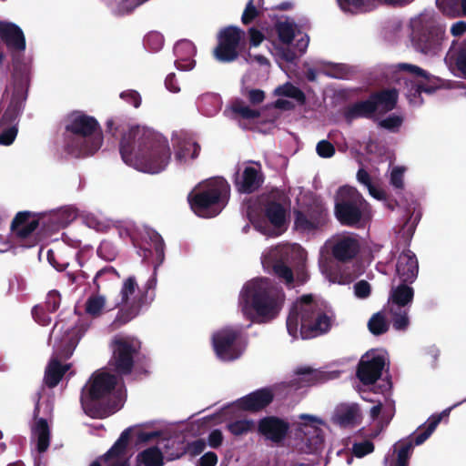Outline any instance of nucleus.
Here are the masks:
<instances>
[{
	"mask_svg": "<svg viewBox=\"0 0 466 466\" xmlns=\"http://www.w3.org/2000/svg\"><path fill=\"white\" fill-rule=\"evenodd\" d=\"M119 96L122 100L132 105L136 108L139 107L141 105V96L136 90H125L120 93Z\"/></svg>",
	"mask_w": 466,
	"mask_h": 466,
	"instance_id": "680f3d73",
	"label": "nucleus"
},
{
	"mask_svg": "<svg viewBox=\"0 0 466 466\" xmlns=\"http://www.w3.org/2000/svg\"><path fill=\"white\" fill-rule=\"evenodd\" d=\"M326 221L327 212L320 204L295 211L294 227L301 233H314L320 229Z\"/></svg>",
	"mask_w": 466,
	"mask_h": 466,
	"instance_id": "4be33fe9",
	"label": "nucleus"
},
{
	"mask_svg": "<svg viewBox=\"0 0 466 466\" xmlns=\"http://www.w3.org/2000/svg\"><path fill=\"white\" fill-rule=\"evenodd\" d=\"M414 296L413 289L405 283L391 289L388 309L396 330H404L410 324L409 311Z\"/></svg>",
	"mask_w": 466,
	"mask_h": 466,
	"instance_id": "a211bd4d",
	"label": "nucleus"
},
{
	"mask_svg": "<svg viewBox=\"0 0 466 466\" xmlns=\"http://www.w3.org/2000/svg\"><path fill=\"white\" fill-rule=\"evenodd\" d=\"M230 186L220 177L199 182L188 194V202L194 213L201 218H213L227 206Z\"/></svg>",
	"mask_w": 466,
	"mask_h": 466,
	"instance_id": "6e6552de",
	"label": "nucleus"
},
{
	"mask_svg": "<svg viewBox=\"0 0 466 466\" xmlns=\"http://www.w3.org/2000/svg\"><path fill=\"white\" fill-rule=\"evenodd\" d=\"M386 352L372 350L365 353L359 363L357 376L365 385L373 384L381 375L386 364Z\"/></svg>",
	"mask_w": 466,
	"mask_h": 466,
	"instance_id": "412c9836",
	"label": "nucleus"
},
{
	"mask_svg": "<svg viewBox=\"0 0 466 466\" xmlns=\"http://www.w3.org/2000/svg\"><path fill=\"white\" fill-rule=\"evenodd\" d=\"M436 4L443 13L454 15L461 5L463 15H466V0H436Z\"/></svg>",
	"mask_w": 466,
	"mask_h": 466,
	"instance_id": "864d4df0",
	"label": "nucleus"
},
{
	"mask_svg": "<svg viewBox=\"0 0 466 466\" xmlns=\"http://www.w3.org/2000/svg\"><path fill=\"white\" fill-rule=\"evenodd\" d=\"M370 414L371 420L376 422V426L379 428V431L373 434V437H376L392 419L394 415V405L391 402L386 406H382L379 403L370 409Z\"/></svg>",
	"mask_w": 466,
	"mask_h": 466,
	"instance_id": "c9c22d12",
	"label": "nucleus"
},
{
	"mask_svg": "<svg viewBox=\"0 0 466 466\" xmlns=\"http://www.w3.org/2000/svg\"><path fill=\"white\" fill-rule=\"evenodd\" d=\"M76 218V211L71 207H66L48 214L41 215V230L45 234L56 231L69 225Z\"/></svg>",
	"mask_w": 466,
	"mask_h": 466,
	"instance_id": "a878e982",
	"label": "nucleus"
},
{
	"mask_svg": "<svg viewBox=\"0 0 466 466\" xmlns=\"http://www.w3.org/2000/svg\"><path fill=\"white\" fill-rule=\"evenodd\" d=\"M32 439L36 441L39 452H45L50 444V430L46 420L39 419L32 427Z\"/></svg>",
	"mask_w": 466,
	"mask_h": 466,
	"instance_id": "e433bc0d",
	"label": "nucleus"
},
{
	"mask_svg": "<svg viewBox=\"0 0 466 466\" xmlns=\"http://www.w3.org/2000/svg\"><path fill=\"white\" fill-rule=\"evenodd\" d=\"M137 466H163L164 456L157 447L147 448L137 455Z\"/></svg>",
	"mask_w": 466,
	"mask_h": 466,
	"instance_id": "c03bdc74",
	"label": "nucleus"
},
{
	"mask_svg": "<svg viewBox=\"0 0 466 466\" xmlns=\"http://www.w3.org/2000/svg\"><path fill=\"white\" fill-rule=\"evenodd\" d=\"M374 444L369 440L355 441L351 447L352 455L357 458H363L364 456L373 452Z\"/></svg>",
	"mask_w": 466,
	"mask_h": 466,
	"instance_id": "13d9d810",
	"label": "nucleus"
},
{
	"mask_svg": "<svg viewBox=\"0 0 466 466\" xmlns=\"http://www.w3.org/2000/svg\"><path fill=\"white\" fill-rule=\"evenodd\" d=\"M38 227H41V216L29 212L18 213L12 222L13 234L20 239L34 238Z\"/></svg>",
	"mask_w": 466,
	"mask_h": 466,
	"instance_id": "c756f323",
	"label": "nucleus"
},
{
	"mask_svg": "<svg viewBox=\"0 0 466 466\" xmlns=\"http://www.w3.org/2000/svg\"><path fill=\"white\" fill-rule=\"evenodd\" d=\"M107 301L105 295L98 292L90 294L85 302V313L91 318H98L106 311Z\"/></svg>",
	"mask_w": 466,
	"mask_h": 466,
	"instance_id": "ea45409f",
	"label": "nucleus"
},
{
	"mask_svg": "<svg viewBox=\"0 0 466 466\" xmlns=\"http://www.w3.org/2000/svg\"><path fill=\"white\" fill-rule=\"evenodd\" d=\"M353 290H354V295L358 299H367L370 295L371 287L367 281L360 280L354 284Z\"/></svg>",
	"mask_w": 466,
	"mask_h": 466,
	"instance_id": "69168bd1",
	"label": "nucleus"
},
{
	"mask_svg": "<svg viewBox=\"0 0 466 466\" xmlns=\"http://www.w3.org/2000/svg\"><path fill=\"white\" fill-rule=\"evenodd\" d=\"M66 129V149L76 157L95 154L102 146L103 134L97 120L83 112L76 111L67 116Z\"/></svg>",
	"mask_w": 466,
	"mask_h": 466,
	"instance_id": "0eeeda50",
	"label": "nucleus"
},
{
	"mask_svg": "<svg viewBox=\"0 0 466 466\" xmlns=\"http://www.w3.org/2000/svg\"><path fill=\"white\" fill-rule=\"evenodd\" d=\"M82 220L86 227L96 231H106L112 226V220L98 211L85 212Z\"/></svg>",
	"mask_w": 466,
	"mask_h": 466,
	"instance_id": "37998d69",
	"label": "nucleus"
},
{
	"mask_svg": "<svg viewBox=\"0 0 466 466\" xmlns=\"http://www.w3.org/2000/svg\"><path fill=\"white\" fill-rule=\"evenodd\" d=\"M360 420V409L356 403H344L339 405L333 415L334 422L341 427L354 426L358 424Z\"/></svg>",
	"mask_w": 466,
	"mask_h": 466,
	"instance_id": "f704fd0d",
	"label": "nucleus"
},
{
	"mask_svg": "<svg viewBox=\"0 0 466 466\" xmlns=\"http://www.w3.org/2000/svg\"><path fill=\"white\" fill-rule=\"evenodd\" d=\"M279 44L273 46L270 50L278 62H293L299 55L306 52L309 37L302 34L290 20L279 21L276 25Z\"/></svg>",
	"mask_w": 466,
	"mask_h": 466,
	"instance_id": "f8f14e48",
	"label": "nucleus"
},
{
	"mask_svg": "<svg viewBox=\"0 0 466 466\" xmlns=\"http://www.w3.org/2000/svg\"><path fill=\"white\" fill-rule=\"evenodd\" d=\"M141 347L140 341L132 336L118 335L112 342L113 356L110 365L120 374H129Z\"/></svg>",
	"mask_w": 466,
	"mask_h": 466,
	"instance_id": "6ab92c4d",
	"label": "nucleus"
},
{
	"mask_svg": "<svg viewBox=\"0 0 466 466\" xmlns=\"http://www.w3.org/2000/svg\"><path fill=\"white\" fill-rule=\"evenodd\" d=\"M126 400L123 381L105 371L96 372L81 394L85 413L92 418L107 417L117 411Z\"/></svg>",
	"mask_w": 466,
	"mask_h": 466,
	"instance_id": "7ed1b4c3",
	"label": "nucleus"
},
{
	"mask_svg": "<svg viewBox=\"0 0 466 466\" xmlns=\"http://www.w3.org/2000/svg\"><path fill=\"white\" fill-rule=\"evenodd\" d=\"M319 72L331 78L344 79L350 77L354 70L346 64L323 63Z\"/></svg>",
	"mask_w": 466,
	"mask_h": 466,
	"instance_id": "a18cd8bd",
	"label": "nucleus"
},
{
	"mask_svg": "<svg viewBox=\"0 0 466 466\" xmlns=\"http://www.w3.org/2000/svg\"><path fill=\"white\" fill-rule=\"evenodd\" d=\"M406 167L402 166H395L390 172V184L395 189L402 190L404 188V175Z\"/></svg>",
	"mask_w": 466,
	"mask_h": 466,
	"instance_id": "4d7b16f0",
	"label": "nucleus"
},
{
	"mask_svg": "<svg viewBox=\"0 0 466 466\" xmlns=\"http://www.w3.org/2000/svg\"><path fill=\"white\" fill-rule=\"evenodd\" d=\"M410 41L413 50L427 57L439 56L447 42L446 24L432 11H424L410 20Z\"/></svg>",
	"mask_w": 466,
	"mask_h": 466,
	"instance_id": "423d86ee",
	"label": "nucleus"
},
{
	"mask_svg": "<svg viewBox=\"0 0 466 466\" xmlns=\"http://www.w3.org/2000/svg\"><path fill=\"white\" fill-rule=\"evenodd\" d=\"M360 249L358 237L349 232L332 235L319 249V263L327 260L331 255L336 260L347 262L354 258Z\"/></svg>",
	"mask_w": 466,
	"mask_h": 466,
	"instance_id": "f3484780",
	"label": "nucleus"
},
{
	"mask_svg": "<svg viewBox=\"0 0 466 466\" xmlns=\"http://www.w3.org/2000/svg\"><path fill=\"white\" fill-rule=\"evenodd\" d=\"M306 252L299 244H279L266 248L261 255V264L268 272H273L288 285L293 281V274L287 263L301 264Z\"/></svg>",
	"mask_w": 466,
	"mask_h": 466,
	"instance_id": "9d476101",
	"label": "nucleus"
},
{
	"mask_svg": "<svg viewBox=\"0 0 466 466\" xmlns=\"http://www.w3.org/2000/svg\"><path fill=\"white\" fill-rule=\"evenodd\" d=\"M436 90V87L433 86H428L423 84L422 82H419L416 85L415 89L410 90L408 94V98L410 103L413 106H420L422 104L423 100L421 98V93L432 94Z\"/></svg>",
	"mask_w": 466,
	"mask_h": 466,
	"instance_id": "3c124183",
	"label": "nucleus"
},
{
	"mask_svg": "<svg viewBox=\"0 0 466 466\" xmlns=\"http://www.w3.org/2000/svg\"><path fill=\"white\" fill-rule=\"evenodd\" d=\"M0 38L14 56L25 50V37L22 29L15 24L0 21Z\"/></svg>",
	"mask_w": 466,
	"mask_h": 466,
	"instance_id": "c85d7f7f",
	"label": "nucleus"
},
{
	"mask_svg": "<svg viewBox=\"0 0 466 466\" xmlns=\"http://www.w3.org/2000/svg\"><path fill=\"white\" fill-rule=\"evenodd\" d=\"M368 327L374 335L384 333L388 329V322L381 313L374 314L369 320Z\"/></svg>",
	"mask_w": 466,
	"mask_h": 466,
	"instance_id": "5fc2aeb1",
	"label": "nucleus"
},
{
	"mask_svg": "<svg viewBox=\"0 0 466 466\" xmlns=\"http://www.w3.org/2000/svg\"><path fill=\"white\" fill-rule=\"evenodd\" d=\"M316 151L320 157H331L335 153V148L329 141L321 140L317 144Z\"/></svg>",
	"mask_w": 466,
	"mask_h": 466,
	"instance_id": "338daca9",
	"label": "nucleus"
},
{
	"mask_svg": "<svg viewBox=\"0 0 466 466\" xmlns=\"http://www.w3.org/2000/svg\"><path fill=\"white\" fill-rule=\"evenodd\" d=\"M401 124L402 118L396 115H390L380 122V127L392 132L398 131Z\"/></svg>",
	"mask_w": 466,
	"mask_h": 466,
	"instance_id": "052dcab7",
	"label": "nucleus"
},
{
	"mask_svg": "<svg viewBox=\"0 0 466 466\" xmlns=\"http://www.w3.org/2000/svg\"><path fill=\"white\" fill-rule=\"evenodd\" d=\"M228 430L235 436L247 434L255 428L253 420H239L227 425Z\"/></svg>",
	"mask_w": 466,
	"mask_h": 466,
	"instance_id": "603ef678",
	"label": "nucleus"
},
{
	"mask_svg": "<svg viewBox=\"0 0 466 466\" xmlns=\"http://www.w3.org/2000/svg\"><path fill=\"white\" fill-rule=\"evenodd\" d=\"M263 183L261 166L258 163L245 164L243 168L238 170L235 184L240 193H252Z\"/></svg>",
	"mask_w": 466,
	"mask_h": 466,
	"instance_id": "393cba45",
	"label": "nucleus"
},
{
	"mask_svg": "<svg viewBox=\"0 0 466 466\" xmlns=\"http://www.w3.org/2000/svg\"><path fill=\"white\" fill-rule=\"evenodd\" d=\"M374 113H378V110L376 101L371 96L369 99L353 105L347 112V117L370 116Z\"/></svg>",
	"mask_w": 466,
	"mask_h": 466,
	"instance_id": "8fccbe9b",
	"label": "nucleus"
},
{
	"mask_svg": "<svg viewBox=\"0 0 466 466\" xmlns=\"http://www.w3.org/2000/svg\"><path fill=\"white\" fill-rule=\"evenodd\" d=\"M119 300L117 314L113 322L119 327L124 325L140 314L142 309L152 302V296L142 294L135 277L130 276L123 281L119 290Z\"/></svg>",
	"mask_w": 466,
	"mask_h": 466,
	"instance_id": "ddd939ff",
	"label": "nucleus"
},
{
	"mask_svg": "<svg viewBox=\"0 0 466 466\" xmlns=\"http://www.w3.org/2000/svg\"><path fill=\"white\" fill-rule=\"evenodd\" d=\"M288 209L279 202L268 201L263 208V216L248 213V218L256 230L268 237H278L288 227Z\"/></svg>",
	"mask_w": 466,
	"mask_h": 466,
	"instance_id": "2eb2a0df",
	"label": "nucleus"
},
{
	"mask_svg": "<svg viewBox=\"0 0 466 466\" xmlns=\"http://www.w3.org/2000/svg\"><path fill=\"white\" fill-rule=\"evenodd\" d=\"M238 329L226 327L212 336V344L217 357L222 361L238 359L245 350V344L239 338Z\"/></svg>",
	"mask_w": 466,
	"mask_h": 466,
	"instance_id": "aec40b11",
	"label": "nucleus"
},
{
	"mask_svg": "<svg viewBox=\"0 0 466 466\" xmlns=\"http://www.w3.org/2000/svg\"><path fill=\"white\" fill-rule=\"evenodd\" d=\"M456 66L462 75L466 76V39L461 44L457 57Z\"/></svg>",
	"mask_w": 466,
	"mask_h": 466,
	"instance_id": "774afa93",
	"label": "nucleus"
},
{
	"mask_svg": "<svg viewBox=\"0 0 466 466\" xmlns=\"http://www.w3.org/2000/svg\"><path fill=\"white\" fill-rule=\"evenodd\" d=\"M129 430H125L106 453L93 461L90 466H129L127 447Z\"/></svg>",
	"mask_w": 466,
	"mask_h": 466,
	"instance_id": "b1692460",
	"label": "nucleus"
},
{
	"mask_svg": "<svg viewBox=\"0 0 466 466\" xmlns=\"http://www.w3.org/2000/svg\"><path fill=\"white\" fill-rule=\"evenodd\" d=\"M335 213L338 220L348 226L366 222L371 218L369 203L356 188L349 186L339 189Z\"/></svg>",
	"mask_w": 466,
	"mask_h": 466,
	"instance_id": "9b49d317",
	"label": "nucleus"
},
{
	"mask_svg": "<svg viewBox=\"0 0 466 466\" xmlns=\"http://www.w3.org/2000/svg\"><path fill=\"white\" fill-rule=\"evenodd\" d=\"M285 303L280 287L268 278L247 281L238 295V308L252 322L266 323L278 317Z\"/></svg>",
	"mask_w": 466,
	"mask_h": 466,
	"instance_id": "f03ea898",
	"label": "nucleus"
},
{
	"mask_svg": "<svg viewBox=\"0 0 466 466\" xmlns=\"http://www.w3.org/2000/svg\"><path fill=\"white\" fill-rule=\"evenodd\" d=\"M175 161L181 166L189 165L200 152L199 145L193 139L174 135L172 137Z\"/></svg>",
	"mask_w": 466,
	"mask_h": 466,
	"instance_id": "cd10ccee",
	"label": "nucleus"
},
{
	"mask_svg": "<svg viewBox=\"0 0 466 466\" xmlns=\"http://www.w3.org/2000/svg\"><path fill=\"white\" fill-rule=\"evenodd\" d=\"M144 45L152 52H157L164 45V37L158 32H150L145 36Z\"/></svg>",
	"mask_w": 466,
	"mask_h": 466,
	"instance_id": "bf43d9fd",
	"label": "nucleus"
},
{
	"mask_svg": "<svg viewBox=\"0 0 466 466\" xmlns=\"http://www.w3.org/2000/svg\"><path fill=\"white\" fill-rule=\"evenodd\" d=\"M418 260L410 250H404L398 258L396 275L403 283H412L418 276Z\"/></svg>",
	"mask_w": 466,
	"mask_h": 466,
	"instance_id": "2f4dec72",
	"label": "nucleus"
},
{
	"mask_svg": "<svg viewBox=\"0 0 466 466\" xmlns=\"http://www.w3.org/2000/svg\"><path fill=\"white\" fill-rule=\"evenodd\" d=\"M289 428L286 421L275 417H266L260 420L258 423L259 432L273 442L283 441Z\"/></svg>",
	"mask_w": 466,
	"mask_h": 466,
	"instance_id": "473e14b6",
	"label": "nucleus"
},
{
	"mask_svg": "<svg viewBox=\"0 0 466 466\" xmlns=\"http://www.w3.org/2000/svg\"><path fill=\"white\" fill-rule=\"evenodd\" d=\"M415 441L410 439L401 440L396 442L393 446V451L397 453V458L391 464L408 466L410 457L412 453Z\"/></svg>",
	"mask_w": 466,
	"mask_h": 466,
	"instance_id": "de8ad7c7",
	"label": "nucleus"
},
{
	"mask_svg": "<svg viewBox=\"0 0 466 466\" xmlns=\"http://www.w3.org/2000/svg\"><path fill=\"white\" fill-rule=\"evenodd\" d=\"M274 95L276 96L290 98L293 100V102L299 105H303L306 101V96L303 91L289 82L276 87L274 90Z\"/></svg>",
	"mask_w": 466,
	"mask_h": 466,
	"instance_id": "09e8293b",
	"label": "nucleus"
},
{
	"mask_svg": "<svg viewBox=\"0 0 466 466\" xmlns=\"http://www.w3.org/2000/svg\"><path fill=\"white\" fill-rule=\"evenodd\" d=\"M333 312L326 302L306 295L292 306L287 319L289 334L296 339H309L326 333L331 328Z\"/></svg>",
	"mask_w": 466,
	"mask_h": 466,
	"instance_id": "20e7f679",
	"label": "nucleus"
},
{
	"mask_svg": "<svg viewBox=\"0 0 466 466\" xmlns=\"http://www.w3.org/2000/svg\"><path fill=\"white\" fill-rule=\"evenodd\" d=\"M175 65L178 70L187 71L195 66L196 47L189 40H180L174 46Z\"/></svg>",
	"mask_w": 466,
	"mask_h": 466,
	"instance_id": "72a5a7b5",
	"label": "nucleus"
},
{
	"mask_svg": "<svg viewBox=\"0 0 466 466\" xmlns=\"http://www.w3.org/2000/svg\"><path fill=\"white\" fill-rule=\"evenodd\" d=\"M198 106L207 116H213L221 109L222 101L218 94H205L198 97Z\"/></svg>",
	"mask_w": 466,
	"mask_h": 466,
	"instance_id": "79ce46f5",
	"label": "nucleus"
},
{
	"mask_svg": "<svg viewBox=\"0 0 466 466\" xmlns=\"http://www.w3.org/2000/svg\"><path fill=\"white\" fill-rule=\"evenodd\" d=\"M224 114L233 119H255L260 116L259 110L252 108L239 100L234 101L230 106L226 108Z\"/></svg>",
	"mask_w": 466,
	"mask_h": 466,
	"instance_id": "58836bf2",
	"label": "nucleus"
},
{
	"mask_svg": "<svg viewBox=\"0 0 466 466\" xmlns=\"http://www.w3.org/2000/svg\"><path fill=\"white\" fill-rule=\"evenodd\" d=\"M340 9L345 13H361L374 8L379 4L389 5H406L414 0H337Z\"/></svg>",
	"mask_w": 466,
	"mask_h": 466,
	"instance_id": "7c9ffc66",
	"label": "nucleus"
},
{
	"mask_svg": "<svg viewBox=\"0 0 466 466\" xmlns=\"http://www.w3.org/2000/svg\"><path fill=\"white\" fill-rule=\"evenodd\" d=\"M372 98L376 101L378 113H383L394 108L398 99V93L395 89L384 90L372 95Z\"/></svg>",
	"mask_w": 466,
	"mask_h": 466,
	"instance_id": "49530a36",
	"label": "nucleus"
},
{
	"mask_svg": "<svg viewBox=\"0 0 466 466\" xmlns=\"http://www.w3.org/2000/svg\"><path fill=\"white\" fill-rule=\"evenodd\" d=\"M32 315L35 320L42 326H47L51 323L50 316L41 306H35L32 309Z\"/></svg>",
	"mask_w": 466,
	"mask_h": 466,
	"instance_id": "0e129e2a",
	"label": "nucleus"
},
{
	"mask_svg": "<svg viewBox=\"0 0 466 466\" xmlns=\"http://www.w3.org/2000/svg\"><path fill=\"white\" fill-rule=\"evenodd\" d=\"M30 72L27 66L15 68L13 83L6 90L11 93L10 103L0 120V145L10 146L17 136V119L27 96Z\"/></svg>",
	"mask_w": 466,
	"mask_h": 466,
	"instance_id": "1a4fd4ad",
	"label": "nucleus"
},
{
	"mask_svg": "<svg viewBox=\"0 0 466 466\" xmlns=\"http://www.w3.org/2000/svg\"><path fill=\"white\" fill-rule=\"evenodd\" d=\"M357 180L368 189L373 198L380 201L387 200L386 192L380 187L378 179L371 177L364 168L359 169Z\"/></svg>",
	"mask_w": 466,
	"mask_h": 466,
	"instance_id": "4c0bfd02",
	"label": "nucleus"
},
{
	"mask_svg": "<svg viewBox=\"0 0 466 466\" xmlns=\"http://www.w3.org/2000/svg\"><path fill=\"white\" fill-rule=\"evenodd\" d=\"M119 150L127 166L148 174L164 171L172 156L167 138L145 126L129 127L122 136Z\"/></svg>",
	"mask_w": 466,
	"mask_h": 466,
	"instance_id": "f257e3e1",
	"label": "nucleus"
},
{
	"mask_svg": "<svg viewBox=\"0 0 466 466\" xmlns=\"http://www.w3.org/2000/svg\"><path fill=\"white\" fill-rule=\"evenodd\" d=\"M461 403H462L461 401H459V402L453 404L452 406L445 409L441 414L433 415V416L430 417L426 422L424 430L416 435L415 443L417 445L422 444L433 433V431H435V429L441 422L442 417L449 416L451 410L458 407Z\"/></svg>",
	"mask_w": 466,
	"mask_h": 466,
	"instance_id": "a19ab883",
	"label": "nucleus"
},
{
	"mask_svg": "<svg viewBox=\"0 0 466 466\" xmlns=\"http://www.w3.org/2000/svg\"><path fill=\"white\" fill-rule=\"evenodd\" d=\"M399 70L407 72L410 76L416 77L418 80H427L431 82V76L425 70L418 66L401 63L396 66Z\"/></svg>",
	"mask_w": 466,
	"mask_h": 466,
	"instance_id": "6e6d98bb",
	"label": "nucleus"
},
{
	"mask_svg": "<svg viewBox=\"0 0 466 466\" xmlns=\"http://www.w3.org/2000/svg\"><path fill=\"white\" fill-rule=\"evenodd\" d=\"M243 32L238 27L229 26L219 34V44L214 50V55L218 61L231 62L238 57V46L241 40Z\"/></svg>",
	"mask_w": 466,
	"mask_h": 466,
	"instance_id": "5701e85b",
	"label": "nucleus"
},
{
	"mask_svg": "<svg viewBox=\"0 0 466 466\" xmlns=\"http://www.w3.org/2000/svg\"><path fill=\"white\" fill-rule=\"evenodd\" d=\"M327 427L319 416L302 413L293 423V438L297 449L305 453L319 451L324 443V429Z\"/></svg>",
	"mask_w": 466,
	"mask_h": 466,
	"instance_id": "4468645a",
	"label": "nucleus"
},
{
	"mask_svg": "<svg viewBox=\"0 0 466 466\" xmlns=\"http://www.w3.org/2000/svg\"><path fill=\"white\" fill-rule=\"evenodd\" d=\"M273 400V393L269 389H261L251 392L236 400L228 410H241L257 411L268 406Z\"/></svg>",
	"mask_w": 466,
	"mask_h": 466,
	"instance_id": "bb28decb",
	"label": "nucleus"
},
{
	"mask_svg": "<svg viewBox=\"0 0 466 466\" xmlns=\"http://www.w3.org/2000/svg\"><path fill=\"white\" fill-rule=\"evenodd\" d=\"M61 303V295L57 290H51L47 293L46 307L48 311H56Z\"/></svg>",
	"mask_w": 466,
	"mask_h": 466,
	"instance_id": "e2e57ef3",
	"label": "nucleus"
},
{
	"mask_svg": "<svg viewBox=\"0 0 466 466\" xmlns=\"http://www.w3.org/2000/svg\"><path fill=\"white\" fill-rule=\"evenodd\" d=\"M121 238H130L133 245L138 248L137 253L144 258H148L154 252L162 259L164 256V244L161 236L153 229L144 228L138 231L133 224H127L118 228Z\"/></svg>",
	"mask_w": 466,
	"mask_h": 466,
	"instance_id": "dca6fc26",
	"label": "nucleus"
},
{
	"mask_svg": "<svg viewBox=\"0 0 466 466\" xmlns=\"http://www.w3.org/2000/svg\"><path fill=\"white\" fill-rule=\"evenodd\" d=\"M84 331L82 327L75 326L74 323L58 321L55 324L50 334L53 355L46 368L44 377L46 386L56 387L69 370L70 365L63 364L62 360L72 356Z\"/></svg>",
	"mask_w": 466,
	"mask_h": 466,
	"instance_id": "39448f33",
	"label": "nucleus"
}]
</instances>
